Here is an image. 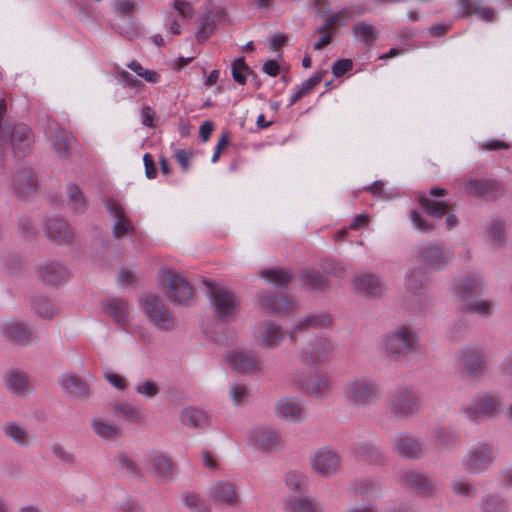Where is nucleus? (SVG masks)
<instances>
[{
	"label": "nucleus",
	"mask_w": 512,
	"mask_h": 512,
	"mask_svg": "<svg viewBox=\"0 0 512 512\" xmlns=\"http://www.w3.org/2000/svg\"><path fill=\"white\" fill-rule=\"evenodd\" d=\"M381 395L380 385L366 376H354L343 386V398L352 407L370 406L376 403Z\"/></svg>",
	"instance_id": "1"
},
{
	"label": "nucleus",
	"mask_w": 512,
	"mask_h": 512,
	"mask_svg": "<svg viewBox=\"0 0 512 512\" xmlns=\"http://www.w3.org/2000/svg\"><path fill=\"white\" fill-rule=\"evenodd\" d=\"M422 408L420 393L411 386L399 387L391 395L388 410L397 420H407Z\"/></svg>",
	"instance_id": "2"
},
{
	"label": "nucleus",
	"mask_w": 512,
	"mask_h": 512,
	"mask_svg": "<svg viewBox=\"0 0 512 512\" xmlns=\"http://www.w3.org/2000/svg\"><path fill=\"white\" fill-rule=\"evenodd\" d=\"M418 335L408 325H399L385 334L384 349L393 358H399L417 351Z\"/></svg>",
	"instance_id": "3"
},
{
	"label": "nucleus",
	"mask_w": 512,
	"mask_h": 512,
	"mask_svg": "<svg viewBox=\"0 0 512 512\" xmlns=\"http://www.w3.org/2000/svg\"><path fill=\"white\" fill-rule=\"evenodd\" d=\"M503 408L502 398L494 393H481L463 408V413L471 422L496 418Z\"/></svg>",
	"instance_id": "4"
},
{
	"label": "nucleus",
	"mask_w": 512,
	"mask_h": 512,
	"mask_svg": "<svg viewBox=\"0 0 512 512\" xmlns=\"http://www.w3.org/2000/svg\"><path fill=\"white\" fill-rule=\"evenodd\" d=\"M159 282L165 296L174 304H183L192 297V287L181 274L167 267L159 271Z\"/></svg>",
	"instance_id": "5"
},
{
	"label": "nucleus",
	"mask_w": 512,
	"mask_h": 512,
	"mask_svg": "<svg viewBox=\"0 0 512 512\" xmlns=\"http://www.w3.org/2000/svg\"><path fill=\"white\" fill-rule=\"evenodd\" d=\"M495 458V450L491 444L478 443L468 449L461 463L467 473L477 475L489 470Z\"/></svg>",
	"instance_id": "6"
},
{
	"label": "nucleus",
	"mask_w": 512,
	"mask_h": 512,
	"mask_svg": "<svg viewBox=\"0 0 512 512\" xmlns=\"http://www.w3.org/2000/svg\"><path fill=\"white\" fill-rule=\"evenodd\" d=\"M139 304L150 324L156 329L170 330L173 327L175 318L159 297L147 295L139 299Z\"/></svg>",
	"instance_id": "7"
},
{
	"label": "nucleus",
	"mask_w": 512,
	"mask_h": 512,
	"mask_svg": "<svg viewBox=\"0 0 512 512\" xmlns=\"http://www.w3.org/2000/svg\"><path fill=\"white\" fill-rule=\"evenodd\" d=\"M457 366L462 375L471 380L480 379L486 371V360L483 351L475 346L461 349L457 356Z\"/></svg>",
	"instance_id": "8"
},
{
	"label": "nucleus",
	"mask_w": 512,
	"mask_h": 512,
	"mask_svg": "<svg viewBox=\"0 0 512 512\" xmlns=\"http://www.w3.org/2000/svg\"><path fill=\"white\" fill-rule=\"evenodd\" d=\"M212 302L214 305L215 316L223 322H213L215 329L224 330L223 324L235 319V311L238 302L233 293L225 288L213 287L211 290Z\"/></svg>",
	"instance_id": "9"
},
{
	"label": "nucleus",
	"mask_w": 512,
	"mask_h": 512,
	"mask_svg": "<svg viewBox=\"0 0 512 512\" xmlns=\"http://www.w3.org/2000/svg\"><path fill=\"white\" fill-rule=\"evenodd\" d=\"M32 141L31 130L25 124L11 125L9 123L0 131V144L9 145L16 155L25 152Z\"/></svg>",
	"instance_id": "10"
},
{
	"label": "nucleus",
	"mask_w": 512,
	"mask_h": 512,
	"mask_svg": "<svg viewBox=\"0 0 512 512\" xmlns=\"http://www.w3.org/2000/svg\"><path fill=\"white\" fill-rule=\"evenodd\" d=\"M417 257L434 270L444 268L451 261L453 253L442 242L426 243L418 247Z\"/></svg>",
	"instance_id": "11"
},
{
	"label": "nucleus",
	"mask_w": 512,
	"mask_h": 512,
	"mask_svg": "<svg viewBox=\"0 0 512 512\" xmlns=\"http://www.w3.org/2000/svg\"><path fill=\"white\" fill-rule=\"evenodd\" d=\"M227 364L241 373H262V360L257 353L237 349L231 351L226 357Z\"/></svg>",
	"instance_id": "12"
},
{
	"label": "nucleus",
	"mask_w": 512,
	"mask_h": 512,
	"mask_svg": "<svg viewBox=\"0 0 512 512\" xmlns=\"http://www.w3.org/2000/svg\"><path fill=\"white\" fill-rule=\"evenodd\" d=\"M392 450L400 457L418 460L423 456V444L417 436L409 432H399L392 440Z\"/></svg>",
	"instance_id": "13"
},
{
	"label": "nucleus",
	"mask_w": 512,
	"mask_h": 512,
	"mask_svg": "<svg viewBox=\"0 0 512 512\" xmlns=\"http://www.w3.org/2000/svg\"><path fill=\"white\" fill-rule=\"evenodd\" d=\"M400 485L411 489L425 497H434L436 481L429 475L419 471H404L400 477Z\"/></svg>",
	"instance_id": "14"
},
{
	"label": "nucleus",
	"mask_w": 512,
	"mask_h": 512,
	"mask_svg": "<svg viewBox=\"0 0 512 512\" xmlns=\"http://www.w3.org/2000/svg\"><path fill=\"white\" fill-rule=\"evenodd\" d=\"M340 458L327 448L318 449L310 458L312 470L321 477H331L338 472Z\"/></svg>",
	"instance_id": "15"
},
{
	"label": "nucleus",
	"mask_w": 512,
	"mask_h": 512,
	"mask_svg": "<svg viewBox=\"0 0 512 512\" xmlns=\"http://www.w3.org/2000/svg\"><path fill=\"white\" fill-rule=\"evenodd\" d=\"M260 309L266 314L288 315L294 310L293 303L283 294L270 291H261L257 295Z\"/></svg>",
	"instance_id": "16"
},
{
	"label": "nucleus",
	"mask_w": 512,
	"mask_h": 512,
	"mask_svg": "<svg viewBox=\"0 0 512 512\" xmlns=\"http://www.w3.org/2000/svg\"><path fill=\"white\" fill-rule=\"evenodd\" d=\"M334 346L326 338L315 339L309 347L300 353L301 361L306 365H320L332 355Z\"/></svg>",
	"instance_id": "17"
},
{
	"label": "nucleus",
	"mask_w": 512,
	"mask_h": 512,
	"mask_svg": "<svg viewBox=\"0 0 512 512\" xmlns=\"http://www.w3.org/2000/svg\"><path fill=\"white\" fill-rule=\"evenodd\" d=\"M223 13V10L211 4L205 8L197 20V28L194 33L197 42L204 43L211 37L216 29L217 21Z\"/></svg>",
	"instance_id": "18"
},
{
	"label": "nucleus",
	"mask_w": 512,
	"mask_h": 512,
	"mask_svg": "<svg viewBox=\"0 0 512 512\" xmlns=\"http://www.w3.org/2000/svg\"><path fill=\"white\" fill-rule=\"evenodd\" d=\"M418 200L427 214L435 220H440L442 217L446 216L445 227L447 230H451L458 225V219L455 214L449 212L447 202L432 200L425 194H421Z\"/></svg>",
	"instance_id": "19"
},
{
	"label": "nucleus",
	"mask_w": 512,
	"mask_h": 512,
	"mask_svg": "<svg viewBox=\"0 0 512 512\" xmlns=\"http://www.w3.org/2000/svg\"><path fill=\"white\" fill-rule=\"evenodd\" d=\"M106 208L115 219L112 226V235L116 239L122 238L124 235L131 234L134 231V226L130 219L127 217L123 207L113 199L106 202Z\"/></svg>",
	"instance_id": "20"
},
{
	"label": "nucleus",
	"mask_w": 512,
	"mask_h": 512,
	"mask_svg": "<svg viewBox=\"0 0 512 512\" xmlns=\"http://www.w3.org/2000/svg\"><path fill=\"white\" fill-rule=\"evenodd\" d=\"M294 382L303 388L307 393L319 398H324L332 391V380L327 374L314 373L305 381L294 379Z\"/></svg>",
	"instance_id": "21"
},
{
	"label": "nucleus",
	"mask_w": 512,
	"mask_h": 512,
	"mask_svg": "<svg viewBox=\"0 0 512 512\" xmlns=\"http://www.w3.org/2000/svg\"><path fill=\"white\" fill-rule=\"evenodd\" d=\"M251 440L263 450H274L281 447L280 433L270 426H258L250 432Z\"/></svg>",
	"instance_id": "22"
},
{
	"label": "nucleus",
	"mask_w": 512,
	"mask_h": 512,
	"mask_svg": "<svg viewBox=\"0 0 512 512\" xmlns=\"http://www.w3.org/2000/svg\"><path fill=\"white\" fill-rule=\"evenodd\" d=\"M483 286L484 284L479 275H468L455 281L454 292L465 304L480 294L483 290Z\"/></svg>",
	"instance_id": "23"
},
{
	"label": "nucleus",
	"mask_w": 512,
	"mask_h": 512,
	"mask_svg": "<svg viewBox=\"0 0 512 512\" xmlns=\"http://www.w3.org/2000/svg\"><path fill=\"white\" fill-rule=\"evenodd\" d=\"M210 497L229 507H235L240 503V496L236 485L229 481H218L210 488Z\"/></svg>",
	"instance_id": "24"
},
{
	"label": "nucleus",
	"mask_w": 512,
	"mask_h": 512,
	"mask_svg": "<svg viewBox=\"0 0 512 512\" xmlns=\"http://www.w3.org/2000/svg\"><path fill=\"white\" fill-rule=\"evenodd\" d=\"M285 337L286 334L280 325L272 321H265L258 335V341L263 348L273 350L282 344Z\"/></svg>",
	"instance_id": "25"
},
{
	"label": "nucleus",
	"mask_w": 512,
	"mask_h": 512,
	"mask_svg": "<svg viewBox=\"0 0 512 512\" xmlns=\"http://www.w3.org/2000/svg\"><path fill=\"white\" fill-rule=\"evenodd\" d=\"M331 322V317L328 314L309 315L292 326L289 331V339L292 343H296L299 334L312 328H326L330 326Z\"/></svg>",
	"instance_id": "26"
},
{
	"label": "nucleus",
	"mask_w": 512,
	"mask_h": 512,
	"mask_svg": "<svg viewBox=\"0 0 512 512\" xmlns=\"http://www.w3.org/2000/svg\"><path fill=\"white\" fill-rule=\"evenodd\" d=\"M354 286L358 293L367 297L380 296L386 289L384 282L374 274L357 276L354 280Z\"/></svg>",
	"instance_id": "27"
},
{
	"label": "nucleus",
	"mask_w": 512,
	"mask_h": 512,
	"mask_svg": "<svg viewBox=\"0 0 512 512\" xmlns=\"http://www.w3.org/2000/svg\"><path fill=\"white\" fill-rule=\"evenodd\" d=\"M46 235L58 244H67L72 240V231L68 223L60 217H50L46 220Z\"/></svg>",
	"instance_id": "28"
},
{
	"label": "nucleus",
	"mask_w": 512,
	"mask_h": 512,
	"mask_svg": "<svg viewBox=\"0 0 512 512\" xmlns=\"http://www.w3.org/2000/svg\"><path fill=\"white\" fill-rule=\"evenodd\" d=\"M37 275L44 284L57 286L68 279L69 273L60 263L50 262L40 266Z\"/></svg>",
	"instance_id": "29"
},
{
	"label": "nucleus",
	"mask_w": 512,
	"mask_h": 512,
	"mask_svg": "<svg viewBox=\"0 0 512 512\" xmlns=\"http://www.w3.org/2000/svg\"><path fill=\"white\" fill-rule=\"evenodd\" d=\"M149 463L153 476L161 479V481H170L176 474L173 462L165 454H153Z\"/></svg>",
	"instance_id": "30"
},
{
	"label": "nucleus",
	"mask_w": 512,
	"mask_h": 512,
	"mask_svg": "<svg viewBox=\"0 0 512 512\" xmlns=\"http://www.w3.org/2000/svg\"><path fill=\"white\" fill-rule=\"evenodd\" d=\"M103 310L118 325L125 326L129 321L130 305L120 298H109L103 303Z\"/></svg>",
	"instance_id": "31"
},
{
	"label": "nucleus",
	"mask_w": 512,
	"mask_h": 512,
	"mask_svg": "<svg viewBox=\"0 0 512 512\" xmlns=\"http://www.w3.org/2000/svg\"><path fill=\"white\" fill-rule=\"evenodd\" d=\"M59 383L65 394L71 398L81 400L88 396V385L78 375L64 374Z\"/></svg>",
	"instance_id": "32"
},
{
	"label": "nucleus",
	"mask_w": 512,
	"mask_h": 512,
	"mask_svg": "<svg viewBox=\"0 0 512 512\" xmlns=\"http://www.w3.org/2000/svg\"><path fill=\"white\" fill-rule=\"evenodd\" d=\"M1 331L7 340L19 343H25L33 336V331L26 324L16 320L4 321Z\"/></svg>",
	"instance_id": "33"
},
{
	"label": "nucleus",
	"mask_w": 512,
	"mask_h": 512,
	"mask_svg": "<svg viewBox=\"0 0 512 512\" xmlns=\"http://www.w3.org/2000/svg\"><path fill=\"white\" fill-rule=\"evenodd\" d=\"M276 414L288 422H299L302 419L303 407L295 398H283L276 404Z\"/></svg>",
	"instance_id": "34"
},
{
	"label": "nucleus",
	"mask_w": 512,
	"mask_h": 512,
	"mask_svg": "<svg viewBox=\"0 0 512 512\" xmlns=\"http://www.w3.org/2000/svg\"><path fill=\"white\" fill-rule=\"evenodd\" d=\"M7 390L16 396H26L30 391L27 375L22 371L10 370L4 375Z\"/></svg>",
	"instance_id": "35"
},
{
	"label": "nucleus",
	"mask_w": 512,
	"mask_h": 512,
	"mask_svg": "<svg viewBox=\"0 0 512 512\" xmlns=\"http://www.w3.org/2000/svg\"><path fill=\"white\" fill-rule=\"evenodd\" d=\"M465 192L477 197L495 196L501 192V187L495 180L475 179L465 184Z\"/></svg>",
	"instance_id": "36"
},
{
	"label": "nucleus",
	"mask_w": 512,
	"mask_h": 512,
	"mask_svg": "<svg viewBox=\"0 0 512 512\" xmlns=\"http://www.w3.org/2000/svg\"><path fill=\"white\" fill-rule=\"evenodd\" d=\"M51 140L57 157L61 160H68L70 150L76 142L74 136L67 131L59 129L54 131Z\"/></svg>",
	"instance_id": "37"
},
{
	"label": "nucleus",
	"mask_w": 512,
	"mask_h": 512,
	"mask_svg": "<svg viewBox=\"0 0 512 512\" xmlns=\"http://www.w3.org/2000/svg\"><path fill=\"white\" fill-rule=\"evenodd\" d=\"M286 512H322L318 503L308 496H291L284 501Z\"/></svg>",
	"instance_id": "38"
},
{
	"label": "nucleus",
	"mask_w": 512,
	"mask_h": 512,
	"mask_svg": "<svg viewBox=\"0 0 512 512\" xmlns=\"http://www.w3.org/2000/svg\"><path fill=\"white\" fill-rule=\"evenodd\" d=\"M459 7L462 16L476 14L484 21H494L495 11L490 7L480 5L478 2H474L473 0H459Z\"/></svg>",
	"instance_id": "39"
},
{
	"label": "nucleus",
	"mask_w": 512,
	"mask_h": 512,
	"mask_svg": "<svg viewBox=\"0 0 512 512\" xmlns=\"http://www.w3.org/2000/svg\"><path fill=\"white\" fill-rule=\"evenodd\" d=\"M433 442L438 450H449L459 445L460 439L455 431L438 428L433 431Z\"/></svg>",
	"instance_id": "40"
},
{
	"label": "nucleus",
	"mask_w": 512,
	"mask_h": 512,
	"mask_svg": "<svg viewBox=\"0 0 512 512\" xmlns=\"http://www.w3.org/2000/svg\"><path fill=\"white\" fill-rule=\"evenodd\" d=\"M91 427L100 438L105 440H114L121 431L115 422L104 418H93Z\"/></svg>",
	"instance_id": "41"
},
{
	"label": "nucleus",
	"mask_w": 512,
	"mask_h": 512,
	"mask_svg": "<svg viewBox=\"0 0 512 512\" xmlns=\"http://www.w3.org/2000/svg\"><path fill=\"white\" fill-rule=\"evenodd\" d=\"M37 187V181L30 169H22L16 175L14 181V191L19 196H26L33 192Z\"/></svg>",
	"instance_id": "42"
},
{
	"label": "nucleus",
	"mask_w": 512,
	"mask_h": 512,
	"mask_svg": "<svg viewBox=\"0 0 512 512\" xmlns=\"http://www.w3.org/2000/svg\"><path fill=\"white\" fill-rule=\"evenodd\" d=\"M478 508L480 512H509V505L506 500L495 493L483 495L479 501Z\"/></svg>",
	"instance_id": "43"
},
{
	"label": "nucleus",
	"mask_w": 512,
	"mask_h": 512,
	"mask_svg": "<svg viewBox=\"0 0 512 512\" xmlns=\"http://www.w3.org/2000/svg\"><path fill=\"white\" fill-rule=\"evenodd\" d=\"M260 276L270 283L277 286H283L289 283L293 274L290 270L284 268H267L260 271Z\"/></svg>",
	"instance_id": "44"
},
{
	"label": "nucleus",
	"mask_w": 512,
	"mask_h": 512,
	"mask_svg": "<svg viewBox=\"0 0 512 512\" xmlns=\"http://www.w3.org/2000/svg\"><path fill=\"white\" fill-rule=\"evenodd\" d=\"M4 434L19 445H26L29 441L28 432L25 427L17 422H7L3 425Z\"/></svg>",
	"instance_id": "45"
},
{
	"label": "nucleus",
	"mask_w": 512,
	"mask_h": 512,
	"mask_svg": "<svg viewBox=\"0 0 512 512\" xmlns=\"http://www.w3.org/2000/svg\"><path fill=\"white\" fill-rule=\"evenodd\" d=\"M353 33L357 40L362 41L364 44L371 46L377 39L378 32L375 28L366 22H359L354 25Z\"/></svg>",
	"instance_id": "46"
},
{
	"label": "nucleus",
	"mask_w": 512,
	"mask_h": 512,
	"mask_svg": "<svg viewBox=\"0 0 512 512\" xmlns=\"http://www.w3.org/2000/svg\"><path fill=\"white\" fill-rule=\"evenodd\" d=\"M355 453L358 457L371 463H380L383 459L380 449L371 443L357 444Z\"/></svg>",
	"instance_id": "47"
},
{
	"label": "nucleus",
	"mask_w": 512,
	"mask_h": 512,
	"mask_svg": "<svg viewBox=\"0 0 512 512\" xmlns=\"http://www.w3.org/2000/svg\"><path fill=\"white\" fill-rule=\"evenodd\" d=\"M116 417L123 418L128 421L138 422L142 419V411L128 403H116L113 406Z\"/></svg>",
	"instance_id": "48"
},
{
	"label": "nucleus",
	"mask_w": 512,
	"mask_h": 512,
	"mask_svg": "<svg viewBox=\"0 0 512 512\" xmlns=\"http://www.w3.org/2000/svg\"><path fill=\"white\" fill-rule=\"evenodd\" d=\"M406 288L411 292H417L423 289L427 283L426 274L421 268H414L406 274Z\"/></svg>",
	"instance_id": "49"
},
{
	"label": "nucleus",
	"mask_w": 512,
	"mask_h": 512,
	"mask_svg": "<svg viewBox=\"0 0 512 512\" xmlns=\"http://www.w3.org/2000/svg\"><path fill=\"white\" fill-rule=\"evenodd\" d=\"M487 236L492 245L496 247L502 246L506 240L504 224L498 220L492 221L487 228Z\"/></svg>",
	"instance_id": "50"
},
{
	"label": "nucleus",
	"mask_w": 512,
	"mask_h": 512,
	"mask_svg": "<svg viewBox=\"0 0 512 512\" xmlns=\"http://www.w3.org/2000/svg\"><path fill=\"white\" fill-rule=\"evenodd\" d=\"M32 307L35 313L41 318L50 319L57 314V309L46 298L34 297L32 300Z\"/></svg>",
	"instance_id": "51"
},
{
	"label": "nucleus",
	"mask_w": 512,
	"mask_h": 512,
	"mask_svg": "<svg viewBox=\"0 0 512 512\" xmlns=\"http://www.w3.org/2000/svg\"><path fill=\"white\" fill-rule=\"evenodd\" d=\"M114 462L117 467V470L121 473H124L128 476H137L139 473L137 464L133 461L131 457L124 453L118 454L114 458Z\"/></svg>",
	"instance_id": "52"
},
{
	"label": "nucleus",
	"mask_w": 512,
	"mask_h": 512,
	"mask_svg": "<svg viewBox=\"0 0 512 512\" xmlns=\"http://www.w3.org/2000/svg\"><path fill=\"white\" fill-rule=\"evenodd\" d=\"M466 309L483 317H488L493 312V304L484 299L474 298L464 304Z\"/></svg>",
	"instance_id": "53"
},
{
	"label": "nucleus",
	"mask_w": 512,
	"mask_h": 512,
	"mask_svg": "<svg viewBox=\"0 0 512 512\" xmlns=\"http://www.w3.org/2000/svg\"><path fill=\"white\" fill-rule=\"evenodd\" d=\"M67 197L74 212L80 213L85 210L86 203L84 196L76 185L68 186Z\"/></svg>",
	"instance_id": "54"
},
{
	"label": "nucleus",
	"mask_w": 512,
	"mask_h": 512,
	"mask_svg": "<svg viewBox=\"0 0 512 512\" xmlns=\"http://www.w3.org/2000/svg\"><path fill=\"white\" fill-rule=\"evenodd\" d=\"M452 491L460 496L472 498L476 495V487L467 479L461 478L451 484Z\"/></svg>",
	"instance_id": "55"
},
{
	"label": "nucleus",
	"mask_w": 512,
	"mask_h": 512,
	"mask_svg": "<svg viewBox=\"0 0 512 512\" xmlns=\"http://www.w3.org/2000/svg\"><path fill=\"white\" fill-rule=\"evenodd\" d=\"M410 220L413 223L414 228L423 233L432 232L436 228V224L434 221H428L419 212L415 210H413L410 213Z\"/></svg>",
	"instance_id": "56"
},
{
	"label": "nucleus",
	"mask_w": 512,
	"mask_h": 512,
	"mask_svg": "<svg viewBox=\"0 0 512 512\" xmlns=\"http://www.w3.org/2000/svg\"><path fill=\"white\" fill-rule=\"evenodd\" d=\"M302 279L314 289H325L327 280L315 270H306L302 273Z\"/></svg>",
	"instance_id": "57"
},
{
	"label": "nucleus",
	"mask_w": 512,
	"mask_h": 512,
	"mask_svg": "<svg viewBox=\"0 0 512 512\" xmlns=\"http://www.w3.org/2000/svg\"><path fill=\"white\" fill-rule=\"evenodd\" d=\"M285 483L291 491L298 492L306 486V476L302 473L290 471L285 476Z\"/></svg>",
	"instance_id": "58"
},
{
	"label": "nucleus",
	"mask_w": 512,
	"mask_h": 512,
	"mask_svg": "<svg viewBox=\"0 0 512 512\" xmlns=\"http://www.w3.org/2000/svg\"><path fill=\"white\" fill-rule=\"evenodd\" d=\"M249 71L250 68L243 57L237 58L232 64V78L239 84H245L246 73Z\"/></svg>",
	"instance_id": "59"
},
{
	"label": "nucleus",
	"mask_w": 512,
	"mask_h": 512,
	"mask_svg": "<svg viewBox=\"0 0 512 512\" xmlns=\"http://www.w3.org/2000/svg\"><path fill=\"white\" fill-rule=\"evenodd\" d=\"M135 391L145 397L153 398L159 393V387L153 380H144L136 384Z\"/></svg>",
	"instance_id": "60"
},
{
	"label": "nucleus",
	"mask_w": 512,
	"mask_h": 512,
	"mask_svg": "<svg viewBox=\"0 0 512 512\" xmlns=\"http://www.w3.org/2000/svg\"><path fill=\"white\" fill-rule=\"evenodd\" d=\"M354 490L359 494H373L380 491V484L371 479H361L354 483Z\"/></svg>",
	"instance_id": "61"
},
{
	"label": "nucleus",
	"mask_w": 512,
	"mask_h": 512,
	"mask_svg": "<svg viewBox=\"0 0 512 512\" xmlns=\"http://www.w3.org/2000/svg\"><path fill=\"white\" fill-rule=\"evenodd\" d=\"M230 395L233 402L240 405L249 397V391L245 385L234 384L230 387Z\"/></svg>",
	"instance_id": "62"
},
{
	"label": "nucleus",
	"mask_w": 512,
	"mask_h": 512,
	"mask_svg": "<svg viewBox=\"0 0 512 512\" xmlns=\"http://www.w3.org/2000/svg\"><path fill=\"white\" fill-rule=\"evenodd\" d=\"M321 268L330 275H334L337 277H340L344 274V268L343 266L332 260V259H324L321 262Z\"/></svg>",
	"instance_id": "63"
},
{
	"label": "nucleus",
	"mask_w": 512,
	"mask_h": 512,
	"mask_svg": "<svg viewBox=\"0 0 512 512\" xmlns=\"http://www.w3.org/2000/svg\"><path fill=\"white\" fill-rule=\"evenodd\" d=\"M322 73H317L307 80H305L298 88L297 90L301 93V95L304 97L307 93H309L312 89H314L321 81H322Z\"/></svg>",
	"instance_id": "64"
}]
</instances>
